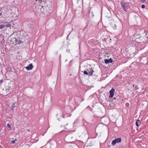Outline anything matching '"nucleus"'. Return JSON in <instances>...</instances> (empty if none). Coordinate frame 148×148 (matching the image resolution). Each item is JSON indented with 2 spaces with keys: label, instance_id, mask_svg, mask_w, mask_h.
Returning a JSON list of instances; mask_svg holds the SVG:
<instances>
[{
  "label": "nucleus",
  "instance_id": "nucleus-8",
  "mask_svg": "<svg viewBox=\"0 0 148 148\" xmlns=\"http://www.w3.org/2000/svg\"><path fill=\"white\" fill-rule=\"evenodd\" d=\"M106 64H108L110 62L111 63V58H110L109 59H105L104 60Z\"/></svg>",
  "mask_w": 148,
  "mask_h": 148
},
{
  "label": "nucleus",
  "instance_id": "nucleus-32",
  "mask_svg": "<svg viewBox=\"0 0 148 148\" xmlns=\"http://www.w3.org/2000/svg\"><path fill=\"white\" fill-rule=\"evenodd\" d=\"M2 14V13H0V16H1V15Z\"/></svg>",
  "mask_w": 148,
  "mask_h": 148
},
{
  "label": "nucleus",
  "instance_id": "nucleus-14",
  "mask_svg": "<svg viewBox=\"0 0 148 148\" xmlns=\"http://www.w3.org/2000/svg\"><path fill=\"white\" fill-rule=\"evenodd\" d=\"M5 27V25L4 24H1L0 25V29L4 28Z\"/></svg>",
  "mask_w": 148,
  "mask_h": 148
},
{
  "label": "nucleus",
  "instance_id": "nucleus-6",
  "mask_svg": "<svg viewBox=\"0 0 148 148\" xmlns=\"http://www.w3.org/2000/svg\"><path fill=\"white\" fill-rule=\"evenodd\" d=\"M33 65L32 64H30L29 65L26 67V69L27 70H30L32 69Z\"/></svg>",
  "mask_w": 148,
  "mask_h": 148
},
{
  "label": "nucleus",
  "instance_id": "nucleus-3",
  "mask_svg": "<svg viewBox=\"0 0 148 148\" xmlns=\"http://www.w3.org/2000/svg\"><path fill=\"white\" fill-rule=\"evenodd\" d=\"M142 36L143 37L142 40H143L144 42L147 40L148 38V32L147 31L144 32V33L142 34Z\"/></svg>",
  "mask_w": 148,
  "mask_h": 148
},
{
  "label": "nucleus",
  "instance_id": "nucleus-30",
  "mask_svg": "<svg viewBox=\"0 0 148 148\" xmlns=\"http://www.w3.org/2000/svg\"><path fill=\"white\" fill-rule=\"evenodd\" d=\"M42 1L41 0H40L39 1V2L40 3Z\"/></svg>",
  "mask_w": 148,
  "mask_h": 148
},
{
  "label": "nucleus",
  "instance_id": "nucleus-29",
  "mask_svg": "<svg viewBox=\"0 0 148 148\" xmlns=\"http://www.w3.org/2000/svg\"><path fill=\"white\" fill-rule=\"evenodd\" d=\"M111 90H110V92H110V94H111Z\"/></svg>",
  "mask_w": 148,
  "mask_h": 148
},
{
  "label": "nucleus",
  "instance_id": "nucleus-5",
  "mask_svg": "<svg viewBox=\"0 0 148 148\" xmlns=\"http://www.w3.org/2000/svg\"><path fill=\"white\" fill-rule=\"evenodd\" d=\"M121 141V139H115L112 141V144L113 145H114L116 143H119Z\"/></svg>",
  "mask_w": 148,
  "mask_h": 148
},
{
  "label": "nucleus",
  "instance_id": "nucleus-1",
  "mask_svg": "<svg viewBox=\"0 0 148 148\" xmlns=\"http://www.w3.org/2000/svg\"><path fill=\"white\" fill-rule=\"evenodd\" d=\"M12 84H8L5 86L4 88L1 91L2 94L3 95L6 96L9 94L11 91L12 90V88L11 87Z\"/></svg>",
  "mask_w": 148,
  "mask_h": 148
},
{
  "label": "nucleus",
  "instance_id": "nucleus-20",
  "mask_svg": "<svg viewBox=\"0 0 148 148\" xmlns=\"http://www.w3.org/2000/svg\"><path fill=\"white\" fill-rule=\"evenodd\" d=\"M116 25L115 24H114V27L113 28V29H114V30H115L116 29Z\"/></svg>",
  "mask_w": 148,
  "mask_h": 148
},
{
  "label": "nucleus",
  "instance_id": "nucleus-12",
  "mask_svg": "<svg viewBox=\"0 0 148 148\" xmlns=\"http://www.w3.org/2000/svg\"><path fill=\"white\" fill-rule=\"evenodd\" d=\"M112 102L113 103V104H114L116 102V98H113L112 100Z\"/></svg>",
  "mask_w": 148,
  "mask_h": 148
},
{
  "label": "nucleus",
  "instance_id": "nucleus-7",
  "mask_svg": "<svg viewBox=\"0 0 148 148\" xmlns=\"http://www.w3.org/2000/svg\"><path fill=\"white\" fill-rule=\"evenodd\" d=\"M38 9L40 10V12L43 13L44 12L43 6L39 5L38 7Z\"/></svg>",
  "mask_w": 148,
  "mask_h": 148
},
{
  "label": "nucleus",
  "instance_id": "nucleus-10",
  "mask_svg": "<svg viewBox=\"0 0 148 148\" xmlns=\"http://www.w3.org/2000/svg\"><path fill=\"white\" fill-rule=\"evenodd\" d=\"M140 121L139 120H137L136 122V125L137 126H140Z\"/></svg>",
  "mask_w": 148,
  "mask_h": 148
},
{
  "label": "nucleus",
  "instance_id": "nucleus-33",
  "mask_svg": "<svg viewBox=\"0 0 148 148\" xmlns=\"http://www.w3.org/2000/svg\"><path fill=\"white\" fill-rule=\"evenodd\" d=\"M0 148H3L0 145Z\"/></svg>",
  "mask_w": 148,
  "mask_h": 148
},
{
  "label": "nucleus",
  "instance_id": "nucleus-2",
  "mask_svg": "<svg viewBox=\"0 0 148 148\" xmlns=\"http://www.w3.org/2000/svg\"><path fill=\"white\" fill-rule=\"evenodd\" d=\"M142 38V34L140 35L135 34L132 37V40L133 41L138 42H143V40H142V39L143 38Z\"/></svg>",
  "mask_w": 148,
  "mask_h": 148
},
{
  "label": "nucleus",
  "instance_id": "nucleus-4",
  "mask_svg": "<svg viewBox=\"0 0 148 148\" xmlns=\"http://www.w3.org/2000/svg\"><path fill=\"white\" fill-rule=\"evenodd\" d=\"M130 3H125L122 5V7L123 8V9L125 11L127 12V10L130 8Z\"/></svg>",
  "mask_w": 148,
  "mask_h": 148
},
{
  "label": "nucleus",
  "instance_id": "nucleus-27",
  "mask_svg": "<svg viewBox=\"0 0 148 148\" xmlns=\"http://www.w3.org/2000/svg\"><path fill=\"white\" fill-rule=\"evenodd\" d=\"M111 94H110V95L109 96V97L110 98H111Z\"/></svg>",
  "mask_w": 148,
  "mask_h": 148
},
{
  "label": "nucleus",
  "instance_id": "nucleus-23",
  "mask_svg": "<svg viewBox=\"0 0 148 148\" xmlns=\"http://www.w3.org/2000/svg\"><path fill=\"white\" fill-rule=\"evenodd\" d=\"M18 43L19 44H21V43H22V42L21 40H19L18 41Z\"/></svg>",
  "mask_w": 148,
  "mask_h": 148
},
{
  "label": "nucleus",
  "instance_id": "nucleus-35",
  "mask_svg": "<svg viewBox=\"0 0 148 148\" xmlns=\"http://www.w3.org/2000/svg\"><path fill=\"white\" fill-rule=\"evenodd\" d=\"M111 62H112L113 61V60L112 59V61H111Z\"/></svg>",
  "mask_w": 148,
  "mask_h": 148
},
{
  "label": "nucleus",
  "instance_id": "nucleus-17",
  "mask_svg": "<svg viewBox=\"0 0 148 148\" xmlns=\"http://www.w3.org/2000/svg\"><path fill=\"white\" fill-rule=\"evenodd\" d=\"M117 118L116 117H114V120H113V122L114 123H115L116 121V120Z\"/></svg>",
  "mask_w": 148,
  "mask_h": 148
},
{
  "label": "nucleus",
  "instance_id": "nucleus-21",
  "mask_svg": "<svg viewBox=\"0 0 148 148\" xmlns=\"http://www.w3.org/2000/svg\"><path fill=\"white\" fill-rule=\"evenodd\" d=\"M16 141V139L14 140H13L12 141V144H14L15 143Z\"/></svg>",
  "mask_w": 148,
  "mask_h": 148
},
{
  "label": "nucleus",
  "instance_id": "nucleus-19",
  "mask_svg": "<svg viewBox=\"0 0 148 148\" xmlns=\"http://www.w3.org/2000/svg\"><path fill=\"white\" fill-rule=\"evenodd\" d=\"M7 126L9 128H11L10 125L8 123L7 124Z\"/></svg>",
  "mask_w": 148,
  "mask_h": 148
},
{
  "label": "nucleus",
  "instance_id": "nucleus-16",
  "mask_svg": "<svg viewBox=\"0 0 148 148\" xmlns=\"http://www.w3.org/2000/svg\"><path fill=\"white\" fill-rule=\"evenodd\" d=\"M105 119L104 118H102L101 119V121L104 122V123H105V124H107V123L106 122H105Z\"/></svg>",
  "mask_w": 148,
  "mask_h": 148
},
{
  "label": "nucleus",
  "instance_id": "nucleus-28",
  "mask_svg": "<svg viewBox=\"0 0 148 148\" xmlns=\"http://www.w3.org/2000/svg\"><path fill=\"white\" fill-rule=\"evenodd\" d=\"M2 82V80H0V83H1Z\"/></svg>",
  "mask_w": 148,
  "mask_h": 148
},
{
  "label": "nucleus",
  "instance_id": "nucleus-11",
  "mask_svg": "<svg viewBox=\"0 0 148 148\" xmlns=\"http://www.w3.org/2000/svg\"><path fill=\"white\" fill-rule=\"evenodd\" d=\"M114 92L115 90L113 88H112V98L113 97L114 95Z\"/></svg>",
  "mask_w": 148,
  "mask_h": 148
},
{
  "label": "nucleus",
  "instance_id": "nucleus-13",
  "mask_svg": "<svg viewBox=\"0 0 148 148\" xmlns=\"http://www.w3.org/2000/svg\"><path fill=\"white\" fill-rule=\"evenodd\" d=\"M16 104L15 103H13L12 104V109L13 110L14 109V108L16 106Z\"/></svg>",
  "mask_w": 148,
  "mask_h": 148
},
{
  "label": "nucleus",
  "instance_id": "nucleus-34",
  "mask_svg": "<svg viewBox=\"0 0 148 148\" xmlns=\"http://www.w3.org/2000/svg\"><path fill=\"white\" fill-rule=\"evenodd\" d=\"M116 128V129H117V130H115V131H118V129H117V128Z\"/></svg>",
  "mask_w": 148,
  "mask_h": 148
},
{
  "label": "nucleus",
  "instance_id": "nucleus-22",
  "mask_svg": "<svg viewBox=\"0 0 148 148\" xmlns=\"http://www.w3.org/2000/svg\"><path fill=\"white\" fill-rule=\"evenodd\" d=\"M146 1V0H140V1L142 3H144Z\"/></svg>",
  "mask_w": 148,
  "mask_h": 148
},
{
  "label": "nucleus",
  "instance_id": "nucleus-36",
  "mask_svg": "<svg viewBox=\"0 0 148 148\" xmlns=\"http://www.w3.org/2000/svg\"><path fill=\"white\" fill-rule=\"evenodd\" d=\"M116 139H121V138H117Z\"/></svg>",
  "mask_w": 148,
  "mask_h": 148
},
{
  "label": "nucleus",
  "instance_id": "nucleus-15",
  "mask_svg": "<svg viewBox=\"0 0 148 148\" xmlns=\"http://www.w3.org/2000/svg\"><path fill=\"white\" fill-rule=\"evenodd\" d=\"M11 25L10 24H8L6 25H5V27H10L11 26Z\"/></svg>",
  "mask_w": 148,
  "mask_h": 148
},
{
  "label": "nucleus",
  "instance_id": "nucleus-25",
  "mask_svg": "<svg viewBox=\"0 0 148 148\" xmlns=\"http://www.w3.org/2000/svg\"><path fill=\"white\" fill-rule=\"evenodd\" d=\"M145 5H143L141 6V7L143 8H145Z\"/></svg>",
  "mask_w": 148,
  "mask_h": 148
},
{
  "label": "nucleus",
  "instance_id": "nucleus-24",
  "mask_svg": "<svg viewBox=\"0 0 148 148\" xmlns=\"http://www.w3.org/2000/svg\"><path fill=\"white\" fill-rule=\"evenodd\" d=\"M126 106L127 107H128L129 106V104L128 103H127L126 104Z\"/></svg>",
  "mask_w": 148,
  "mask_h": 148
},
{
  "label": "nucleus",
  "instance_id": "nucleus-31",
  "mask_svg": "<svg viewBox=\"0 0 148 148\" xmlns=\"http://www.w3.org/2000/svg\"><path fill=\"white\" fill-rule=\"evenodd\" d=\"M27 131L28 132H29L30 131L29 130V129L27 130Z\"/></svg>",
  "mask_w": 148,
  "mask_h": 148
},
{
  "label": "nucleus",
  "instance_id": "nucleus-26",
  "mask_svg": "<svg viewBox=\"0 0 148 148\" xmlns=\"http://www.w3.org/2000/svg\"><path fill=\"white\" fill-rule=\"evenodd\" d=\"M66 51L68 52H70V50L69 49H67V50H66Z\"/></svg>",
  "mask_w": 148,
  "mask_h": 148
},
{
  "label": "nucleus",
  "instance_id": "nucleus-18",
  "mask_svg": "<svg viewBox=\"0 0 148 148\" xmlns=\"http://www.w3.org/2000/svg\"><path fill=\"white\" fill-rule=\"evenodd\" d=\"M84 73L86 75H88V73L86 71H84Z\"/></svg>",
  "mask_w": 148,
  "mask_h": 148
},
{
  "label": "nucleus",
  "instance_id": "nucleus-9",
  "mask_svg": "<svg viewBox=\"0 0 148 148\" xmlns=\"http://www.w3.org/2000/svg\"><path fill=\"white\" fill-rule=\"evenodd\" d=\"M94 70H93L92 69H91L90 71L88 72V75H89L91 76L92 75H93V73L94 72Z\"/></svg>",
  "mask_w": 148,
  "mask_h": 148
},
{
  "label": "nucleus",
  "instance_id": "nucleus-37",
  "mask_svg": "<svg viewBox=\"0 0 148 148\" xmlns=\"http://www.w3.org/2000/svg\"><path fill=\"white\" fill-rule=\"evenodd\" d=\"M109 147H110V145H109Z\"/></svg>",
  "mask_w": 148,
  "mask_h": 148
}]
</instances>
